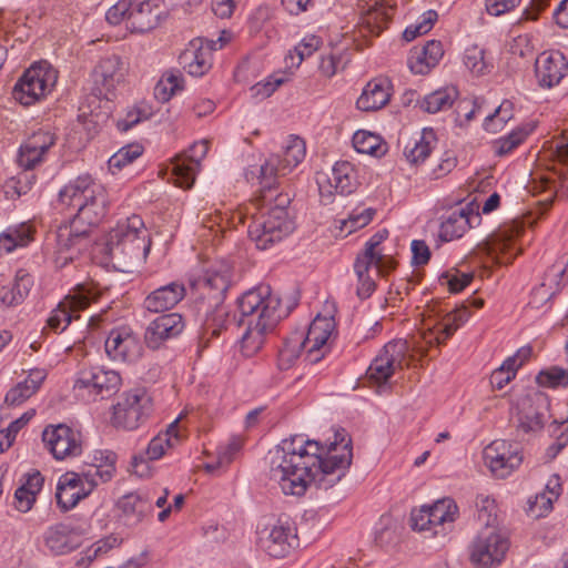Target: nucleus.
I'll use <instances>...</instances> for the list:
<instances>
[{"label":"nucleus","mask_w":568,"mask_h":568,"mask_svg":"<svg viewBox=\"0 0 568 568\" xmlns=\"http://www.w3.org/2000/svg\"><path fill=\"white\" fill-rule=\"evenodd\" d=\"M32 227L26 223L7 227L0 234V252L11 253L18 247L27 246L32 241Z\"/></svg>","instance_id":"36"},{"label":"nucleus","mask_w":568,"mask_h":568,"mask_svg":"<svg viewBox=\"0 0 568 568\" xmlns=\"http://www.w3.org/2000/svg\"><path fill=\"white\" fill-rule=\"evenodd\" d=\"M458 95V90L455 87H445L426 94L423 100L418 101V105L423 111L435 114L450 109Z\"/></svg>","instance_id":"34"},{"label":"nucleus","mask_w":568,"mask_h":568,"mask_svg":"<svg viewBox=\"0 0 568 568\" xmlns=\"http://www.w3.org/2000/svg\"><path fill=\"white\" fill-rule=\"evenodd\" d=\"M230 285L231 267L225 263L209 267L203 275L191 283L192 291L197 298L207 304V311L215 308L214 314L209 316L204 323L203 335L200 339L203 347H207L210 337H217L223 329H226L227 313L220 306Z\"/></svg>","instance_id":"5"},{"label":"nucleus","mask_w":568,"mask_h":568,"mask_svg":"<svg viewBox=\"0 0 568 568\" xmlns=\"http://www.w3.org/2000/svg\"><path fill=\"white\" fill-rule=\"evenodd\" d=\"M61 204L74 207L77 213L69 223L61 224L55 233L58 261L62 264L73 260V254L63 255L72 250L81 251L88 244L90 230L105 217L109 197L105 187L84 174L70 181L60 192Z\"/></svg>","instance_id":"3"},{"label":"nucleus","mask_w":568,"mask_h":568,"mask_svg":"<svg viewBox=\"0 0 568 568\" xmlns=\"http://www.w3.org/2000/svg\"><path fill=\"white\" fill-rule=\"evenodd\" d=\"M469 317V312L466 307L457 308L448 313L444 321L437 324L434 329L426 332L422 335L423 343L415 342L413 351L422 356L426 355V345H440L445 343L458 328V326L466 322Z\"/></svg>","instance_id":"25"},{"label":"nucleus","mask_w":568,"mask_h":568,"mask_svg":"<svg viewBox=\"0 0 568 568\" xmlns=\"http://www.w3.org/2000/svg\"><path fill=\"white\" fill-rule=\"evenodd\" d=\"M536 381L542 387L568 386V372L558 366H552L539 372Z\"/></svg>","instance_id":"51"},{"label":"nucleus","mask_w":568,"mask_h":568,"mask_svg":"<svg viewBox=\"0 0 568 568\" xmlns=\"http://www.w3.org/2000/svg\"><path fill=\"white\" fill-rule=\"evenodd\" d=\"M183 89V78L180 73L169 72L158 82L154 95L160 102H166L173 94Z\"/></svg>","instance_id":"44"},{"label":"nucleus","mask_w":568,"mask_h":568,"mask_svg":"<svg viewBox=\"0 0 568 568\" xmlns=\"http://www.w3.org/2000/svg\"><path fill=\"white\" fill-rule=\"evenodd\" d=\"M164 16L160 0H119L106 11L105 19L113 26L125 20L132 32L143 33L156 28Z\"/></svg>","instance_id":"8"},{"label":"nucleus","mask_w":568,"mask_h":568,"mask_svg":"<svg viewBox=\"0 0 568 568\" xmlns=\"http://www.w3.org/2000/svg\"><path fill=\"white\" fill-rule=\"evenodd\" d=\"M285 81L286 79L283 73H274L251 87L250 91L252 97L263 100L271 97Z\"/></svg>","instance_id":"52"},{"label":"nucleus","mask_w":568,"mask_h":568,"mask_svg":"<svg viewBox=\"0 0 568 568\" xmlns=\"http://www.w3.org/2000/svg\"><path fill=\"white\" fill-rule=\"evenodd\" d=\"M178 422L179 419H175L169 425L164 434H159L151 439L145 450V455L149 460H156L161 458L164 455L165 449L174 445L172 438L178 442Z\"/></svg>","instance_id":"40"},{"label":"nucleus","mask_w":568,"mask_h":568,"mask_svg":"<svg viewBox=\"0 0 568 568\" xmlns=\"http://www.w3.org/2000/svg\"><path fill=\"white\" fill-rule=\"evenodd\" d=\"M58 80V72L42 61L24 71L16 83L12 95L22 105H31L50 93Z\"/></svg>","instance_id":"10"},{"label":"nucleus","mask_w":568,"mask_h":568,"mask_svg":"<svg viewBox=\"0 0 568 568\" xmlns=\"http://www.w3.org/2000/svg\"><path fill=\"white\" fill-rule=\"evenodd\" d=\"M440 220L439 239L448 242L460 239L471 227V221L479 220V215L473 214L470 210L459 209L443 215Z\"/></svg>","instance_id":"30"},{"label":"nucleus","mask_w":568,"mask_h":568,"mask_svg":"<svg viewBox=\"0 0 568 568\" xmlns=\"http://www.w3.org/2000/svg\"><path fill=\"white\" fill-rule=\"evenodd\" d=\"M33 286V277L26 270H18L10 287L0 291L1 302L8 306L18 305L28 296Z\"/></svg>","instance_id":"35"},{"label":"nucleus","mask_w":568,"mask_h":568,"mask_svg":"<svg viewBox=\"0 0 568 568\" xmlns=\"http://www.w3.org/2000/svg\"><path fill=\"white\" fill-rule=\"evenodd\" d=\"M185 296L182 283L172 282L152 291L143 302V307L151 313H161L173 308Z\"/></svg>","instance_id":"27"},{"label":"nucleus","mask_w":568,"mask_h":568,"mask_svg":"<svg viewBox=\"0 0 568 568\" xmlns=\"http://www.w3.org/2000/svg\"><path fill=\"white\" fill-rule=\"evenodd\" d=\"M549 418V398L545 393L532 392L521 399L518 427L525 433L541 429Z\"/></svg>","instance_id":"20"},{"label":"nucleus","mask_w":568,"mask_h":568,"mask_svg":"<svg viewBox=\"0 0 568 568\" xmlns=\"http://www.w3.org/2000/svg\"><path fill=\"white\" fill-rule=\"evenodd\" d=\"M509 549L508 538L496 528H484L470 546V560L478 568L499 565Z\"/></svg>","instance_id":"12"},{"label":"nucleus","mask_w":568,"mask_h":568,"mask_svg":"<svg viewBox=\"0 0 568 568\" xmlns=\"http://www.w3.org/2000/svg\"><path fill=\"white\" fill-rule=\"evenodd\" d=\"M143 152L140 144H129L120 149L115 154L109 159V169L114 173L115 170H121L125 165L132 163Z\"/></svg>","instance_id":"48"},{"label":"nucleus","mask_w":568,"mask_h":568,"mask_svg":"<svg viewBox=\"0 0 568 568\" xmlns=\"http://www.w3.org/2000/svg\"><path fill=\"white\" fill-rule=\"evenodd\" d=\"M100 293L93 285L81 284L70 292L48 318V326L54 332H63L72 320L79 318L78 312L87 308L99 298Z\"/></svg>","instance_id":"13"},{"label":"nucleus","mask_w":568,"mask_h":568,"mask_svg":"<svg viewBox=\"0 0 568 568\" xmlns=\"http://www.w3.org/2000/svg\"><path fill=\"white\" fill-rule=\"evenodd\" d=\"M457 165V159L453 151H446L443 154L437 166L433 170L435 179H439L452 172Z\"/></svg>","instance_id":"60"},{"label":"nucleus","mask_w":568,"mask_h":568,"mask_svg":"<svg viewBox=\"0 0 568 568\" xmlns=\"http://www.w3.org/2000/svg\"><path fill=\"white\" fill-rule=\"evenodd\" d=\"M34 393L36 392L23 381L7 393L4 402L9 406H19Z\"/></svg>","instance_id":"56"},{"label":"nucleus","mask_w":568,"mask_h":568,"mask_svg":"<svg viewBox=\"0 0 568 568\" xmlns=\"http://www.w3.org/2000/svg\"><path fill=\"white\" fill-rule=\"evenodd\" d=\"M183 329L184 322L180 314H164L149 324L144 333V341L149 348L158 349L168 339L179 336Z\"/></svg>","instance_id":"24"},{"label":"nucleus","mask_w":568,"mask_h":568,"mask_svg":"<svg viewBox=\"0 0 568 568\" xmlns=\"http://www.w3.org/2000/svg\"><path fill=\"white\" fill-rule=\"evenodd\" d=\"M353 460L352 439L345 429L334 433V440L322 445L294 435L283 439L266 456L270 479L285 495L303 496L311 484L328 489L345 475Z\"/></svg>","instance_id":"1"},{"label":"nucleus","mask_w":568,"mask_h":568,"mask_svg":"<svg viewBox=\"0 0 568 568\" xmlns=\"http://www.w3.org/2000/svg\"><path fill=\"white\" fill-rule=\"evenodd\" d=\"M329 187H334L336 193L348 195L353 193L357 185V174L352 163L347 161L336 162L332 173L326 178Z\"/></svg>","instance_id":"32"},{"label":"nucleus","mask_w":568,"mask_h":568,"mask_svg":"<svg viewBox=\"0 0 568 568\" xmlns=\"http://www.w3.org/2000/svg\"><path fill=\"white\" fill-rule=\"evenodd\" d=\"M258 545L270 557H286L300 545L295 524L288 517H280L258 531Z\"/></svg>","instance_id":"11"},{"label":"nucleus","mask_w":568,"mask_h":568,"mask_svg":"<svg viewBox=\"0 0 568 568\" xmlns=\"http://www.w3.org/2000/svg\"><path fill=\"white\" fill-rule=\"evenodd\" d=\"M444 54L443 45L440 41L432 40L428 41L422 49H420V57H426L428 60V65L435 67L440 58Z\"/></svg>","instance_id":"58"},{"label":"nucleus","mask_w":568,"mask_h":568,"mask_svg":"<svg viewBox=\"0 0 568 568\" xmlns=\"http://www.w3.org/2000/svg\"><path fill=\"white\" fill-rule=\"evenodd\" d=\"M351 61V54L347 49L332 51L328 55L322 58L320 71L323 75L332 78L339 70H344Z\"/></svg>","instance_id":"43"},{"label":"nucleus","mask_w":568,"mask_h":568,"mask_svg":"<svg viewBox=\"0 0 568 568\" xmlns=\"http://www.w3.org/2000/svg\"><path fill=\"white\" fill-rule=\"evenodd\" d=\"M106 355L112 361L133 363L142 355V346L129 327L113 328L104 343Z\"/></svg>","instance_id":"19"},{"label":"nucleus","mask_w":568,"mask_h":568,"mask_svg":"<svg viewBox=\"0 0 568 568\" xmlns=\"http://www.w3.org/2000/svg\"><path fill=\"white\" fill-rule=\"evenodd\" d=\"M523 231L519 226H510L499 230L488 245V254L498 264H509L518 254L519 248L515 245V239Z\"/></svg>","instance_id":"28"},{"label":"nucleus","mask_w":568,"mask_h":568,"mask_svg":"<svg viewBox=\"0 0 568 568\" xmlns=\"http://www.w3.org/2000/svg\"><path fill=\"white\" fill-rule=\"evenodd\" d=\"M151 247V241L139 215H132L111 230L106 241V253L114 266L122 272L143 262Z\"/></svg>","instance_id":"6"},{"label":"nucleus","mask_w":568,"mask_h":568,"mask_svg":"<svg viewBox=\"0 0 568 568\" xmlns=\"http://www.w3.org/2000/svg\"><path fill=\"white\" fill-rule=\"evenodd\" d=\"M122 517L128 525H138L152 514L153 504L148 494L135 491L122 496L118 501Z\"/></svg>","instance_id":"29"},{"label":"nucleus","mask_w":568,"mask_h":568,"mask_svg":"<svg viewBox=\"0 0 568 568\" xmlns=\"http://www.w3.org/2000/svg\"><path fill=\"white\" fill-rule=\"evenodd\" d=\"M180 63L189 74L201 77L211 68V51L209 48H197L191 43V47L180 55Z\"/></svg>","instance_id":"33"},{"label":"nucleus","mask_w":568,"mask_h":568,"mask_svg":"<svg viewBox=\"0 0 568 568\" xmlns=\"http://www.w3.org/2000/svg\"><path fill=\"white\" fill-rule=\"evenodd\" d=\"M375 210L364 209L361 212H353L347 220L342 223V230H346L347 233H352L358 229L366 226L373 219Z\"/></svg>","instance_id":"55"},{"label":"nucleus","mask_w":568,"mask_h":568,"mask_svg":"<svg viewBox=\"0 0 568 568\" xmlns=\"http://www.w3.org/2000/svg\"><path fill=\"white\" fill-rule=\"evenodd\" d=\"M42 440L58 460L74 457L82 453L80 432L65 424L47 426L42 433Z\"/></svg>","instance_id":"16"},{"label":"nucleus","mask_w":568,"mask_h":568,"mask_svg":"<svg viewBox=\"0 0 568 568\" xmlns=\"http://www.w3.org/2000/svg\"><path fill=\"white\" fill-rule=\"evenodd\" d=\"M55 143V138L48 131L33 133L21 146L18 163L29 171L36 168L43 159L47 151Z\"/></svg>","instance_id":"26"},{"label":"nucleus","mask_w":568,"mask_h":568,"mask_svg":"<svg viewBox=\"0 0 568 568\" xmlns=\"http://www.w3.org/2000/svg\"><path fill=\"white\" fill-rule=\"evenodd\" d=\"M126 71V64L119 55L102 58L92 72L95 94L109 100V94L124 81Z\"/></svg>","instance_id":"18"},{"label":"nucleus","mask_w":568,"mask_h":568,"mask_svg":"<svg viewBox=\"0 0 568 568\" xmlns=\"http://www.w3.org/2000/svg\"><path fill=\"white\" fill-rule=\"evenodd\" d=\"M58 486H62L65 488L80 490L88 489V485L82 476V470L80 473H67L60 477Z\"/></svg>","instance_id":"62"},{"label":"nucleus","mask_w":568,"mask_h":568,"mask_svg":"<svg viewBox=\"0 0 568 568\" xmlns=\"http://www.w3.org/2000/svg\"><path fill=\"white\" fill-rule=\"evenodd\" d=\"M428 518L432 519L433 528L444 527L452 524L458 516V507L450 498L437 500L433 506H427ZM445 530V528H443Z\"/></svg>","instance_id":"38"},{"label":"nucleus","mask_w":568,"mask_h":568,"mask_svg":"<svg viewBox=\"0 0 568 568\" xmlns=\"http://www.w3.org/2000/svg\"><path fill=\"white\" fill-rule=\"evenodd\" d=\"M296 305L282 306L281 298L272 293L268 285H260L245 292L239 300L241 314L239 325L245 326L241 338V351L244 356L251 357L263 346L268 334L273 333L277 324L288 316Z\"/></svg>","instance_id":"4"},{"label":"nucleus","mask_w":568,"mask_h":568,"mask_svg":"<svg viewBox=\"0 0 568 568\" xmlns=\"http://www.w3.org/2000/svg\"><path fill=\"white\" fill-rule=\"evenodd\" d=\"M514 105L505 100L491 114H488L484 121V129L487 132L497 133L513 118Z\"/></svg>","instance_id":"46"},{"label":"nucleus","mask_w":568,"mask_h":568,"mask_svg":"<svg viewBox=\"0 0 568 568\" xmlns=\"http://www.w3.org/2000/svg\"><path fill=\"white\" fill-rule=\"evenodd\" d=\"M412 527L415 530L424 531L433 529L432 519L428 518L427 506H423L419 510L412 513Z\"/></svg>","instance_id":"63"},{"label":"nucleus","mask_w":568,"mask_h":568,"mask_svg":"<svg viewBox=\"0 0 568 568\" xmlns=\"http://www.w3.org/2000/svg\"><path fill=\"white\" fill-rule=\"evenodd\" d=\"M413 264L416 266L425 265L430 258L429 247L424 241L414 240L412 242Z\"/></svg>","instance_id":"61"},{"label":"nucleus","mask_w":568,"mask_h":568,"mask_svg":"<svg viewBox=\"0 0 568 568\" xmlns=\"http://www.w3.org/2000/svg\"><path fill=\"white\" fill-rule=\"evenodd\" d=\"M485 466L495 478H507L523 463L518 444L505 439H496L483 450Z\"/></svg>","instance_id":"15"},{"label":"nucleus","mask_w":568,"mask_h":568,"mask_svg":"<svg viewBox=\"0 0 568 568\" xmlns=\"http://www.w3.org/2000/svg\"><path fill=\"white\" fill-rule=\"evenodd\" d=\"M305 156V142L292 138L282 154H272L258 169V175L253 171L246 173V179L258 180L260 196L255 200L258 214H253L247 233L255 242L256 247L266 250L276 242L282 241L294 230V222L290 217L288 206L291 197L287 193L277 192L275 180L292 172Z\"/></svg>","instance_id":"2"},{"label":"nucleus","mask_w":568,"mask_h":568,"mask_svg":"<svg viewBox=\"0 0 568 568\" xmlns=\"http://www.w3.org/2000/svg\"><path fill=\"white\" fill-rule=\"evenodd\" d=\"M436 135L433 129H424L418 141L413 146L406 145L404 155L410 164L423 163L430 154L436 144Z\"/></svg>","instance_id":"37"},{"label":"nucleus","mask_w":568,"mask_h":568,"mask_svg":"<svg viewBox=\"0 0 568 568\" xmlns=\"http://www.w3.org/2000/svg\"><path fill=\"white\" fill-rule=\"evenodd\" d=\"M535 73L539 87L554 88L567 75L568 61L560 51H545L536 59Z\"/></svg>","instance_id":"21"},{"label":"nucleus","mask_w":568,"mask_h":568,"mask_svg":"<svg viewBox=\"0 0 568 568\" xmlns=\"http://www.w3.org/2000/svg\"><path fill=\"white\" fill-rule=\"evenodd\" d=\"M305 348V336L296 332L287 337L283 347L278 352V367L288 369L300 357L302 349Z\"/></svg>","instance_id":"39"},{"label":"nucleus","mask_w":568,"mask_h":568,"mask_svg":"<svg viewBox=\"0 0 568 568\" xmlns=\"http://www.w3.org/2000/svg\"><path fill=\"white\" fill-rule=\"evenodd\" d=\"M335 328L333 317L317 315L311 323L305 336V361L318 363L325 355L326 343Z\"/></svg>","instance_id":"23"},{"label":"nucleus","mask_w":568,"mask_h":568,"mask_svg":"<svg viewBox=\"0 0 568 568\" xmlns=\"http://www.w3.org/2000/svg\"><path fill=\"white\" fill-rule=\"evenodd\" d=\"M69 528L65 525H58L51 528L45 536L47 546L55 554L69 552L72 546L69 542Z\"/></svg>","instance_id":"47"},{"label":"nucleus","mask_w":568,"mask_h":568,"mask_svg":"<svg viewBox=\"0 0 568 568\" xmlns=\"http://www.w3.org/2000/svg\"><path fill=\"white\" fill-rule=\"evenodd\" d=\"M464 63L475 75H483L493 68L491 63L486 59L485 50L477 45L466 49Z\"/></svg>","instance_id":"45"},{"label":"nucleus","mask_w":568,"mask_h":568,"mask_svg":"<svg viewBox=\"0 0 568 568\" xmlns=\"http://www.w3.org/2000/svg\"><path fill=\"white\" fill-rule=\"evenodd\" d=\"M353 145L358 153L382 156L385 154L387 146L379 135L368 131H357L353 136Z\"/></svg>","instance_id":"41"},{"label":"nucleus","mask_w":568,"mask_h":568,"mask_svg":"<svg viewBox=\"0 0 568 568\" xmlns=\"http://www.w3.org/2000/svg\"><path fill=\"white\" fill-rule=\"evenodd\" d=\"M207 150L206 141L195 142L185 153L173 160L172 174L178 186L190 189L193 185L200 162Z\"/></svg>","instance_id":"22"},{"label":"nucleus","mask_w":568,"mask_h":568,"mask_svg":"<svg viewBox=\"0 0 568 568\" xmlns=\"http://www.w3.org/2000/svg\"><path fill=\"white\" fill-rule=\"evenodd\" d=\"M151 406V397L144 389H132L113 407L112 423L115 427L133 430L149 416Z\"/></svg>","instance_id":"14"},{"label":"nucleus","mask_w":568,"mask_h":568,"mask_svg":"<svg viewBox=\"0 0 568 568\" xmlns=\"http://www.w3.org/2000/svg\"><path fill=\"white\" fill-rule=\"evenodd\" d=\"M389 20L390 14L388 9L383 6L372 8L364 17V23L366 24L368 31L376 36H378L386 28Z\"/></svg>","instance_id":"50"},{"label":"nucleus","mask_w":568,"mask_h":568,"mask_svg":"<svg viewBox=\"0 0 568 568\" xmlns=\"http://www.w3.org/2000/svg\"><path fill=\"white\" fill-rule=\"evenodd\" d=\"M412 357L406 339L387 343L367 368V381L381 393L388 387L389 381L397 369H402L404 364L409 365Z\"/></svg>","instance_id":"9"},{"label":"nucleus","mask_w":568,"mask_h":568,"mask_svg":"<svg viewBox=\"0 0 568 568\" xmlns=\"http://www.w3.org/2000/svg\"><path fill=\"white\" fill-rule=\"evenodd\" d=\"M387 230H381L376 232L366 243L364 251L357 255V260L366 261L373 263L374 260L381 262L382 253L384 248L381 246L382 243L388 237Z\"/></svg>","instance_id":"49"},{"label":"nucleus","mask_w":568,"mask_h":568,"mask_svg":"<svg viewBox=\"0 0 568 568\" xmlns=\"http://www.w3.org/2000/svg\"><path fill=\"white\" fill-rule=\"evenodd\" d=\"M520 0H486L487 12L498 17L514 10Z\"/></svg>","instance_id":"59"},{"label":"nucleus","mask_w":568,"mask_h":568,"mask_svg":"<svg viewBox=\"0 0 568 568\" xmlns=\"http://www.w3.org/2000/svg\"><path fill=\"white\" fill-rule=\"evenodd\" d=\"M528 135L527 131L521 129L513 131L509 135L497 140L494 144L497 155L503 156L510 153Z\"/></svg>","instance_id":"54"},{"label":"nucleus","mask_w":568,"mask_h":568,"mask_svg":"<svg viewBox=\"0 0 568 568\" xmlns=\"http://www.w3.org/2000/svg\"><path fill=\"white\" fill-rule=\"evenodd\" d=\"M36 501V497L32 496L26 488H18L14 493V507L21 511H29Z\"/></svg>","instance_id":"64"},{"label":"nucleus","mask_w":568,"mask_h":568,"mask_svg":"<svg viewBox=\"0 0 568 568\" xmlns=\"http://www.w3.org/2000/svg\"><path fill=\"white\" fill-rule=\"evenodd\" d=\"M389 99V82L387 79L379 78L365 85L356 104L362 111H376L385 106Z\"/></svg>","instance_id":"31"},{"label":"nucleus","mask_w":568,"mask_h":568,"mask_svg":"<svg viewBox=\"0 0 568 568\" xmlns=\"http://www.w3.org/2000/svg\"><path fill=\"white\" fill-rule=\"evenodd\" d=\"M373 263L357 260L354 263V271L358 278V286L356 294L359 298H368L376 288L374 278L369 275V270Z\"/></svg>","instance_id":"42"},{"label":"nucleus","mask_w":568,"mask_h":568,"mask_svg":"<svg viewBox=\"0 0 568 568\" xmlns=\"http://www.w3.org/2000/svg\"><path fill=\"white\" fill-rule=\"evenodd\" d=\"M116 455L113 452H97L91 463H85L82 467V476L88 485V489L74 490L62 486H57L55 498L59 507L68 511L75 507L78 503L89 496V494L100 484L110 481L115 473Z\"/></svg>","instance_id":"7"},{"label":"nucleus","mask_w":568,"mask_h":568,"mask_svg":"<svg viewBox=\"0 0 568 568\" xmlns=\"http://www.w3.org/2000/svg\"><path fill=\"white\" fill-rule=\"evenodd\" d=\"M120 385L121 377L118 372L90 367L79 372L74 389H88L90 395L104 399L115 394Z\"/></svg>","instance_id":"17"},{"label":"nucleus","mask_w":568,"mask_h":568,"mask_svg":"<svg viewBox=\"0 0 568 568\" xmlns=\"http://www.w3.org/2000/svg\"><path fill=\"white\" fill-rule=\"evenodd\" d=\"M322 44V40L316 36H311L305 39L295 48V52L298 55L297 64H301L302 61L312 55Z\"/></svg>","instance_id":"57"},{"label":"nucleus","mask_w":568,"mask_h":568,"mask_svg":"<svg viewBox=\"0 0 568 568\" xmlns=\"http://www.w3.org/2000/svg\"><path fill=\"white\" fill-rule=\"evenodd\" d=\"M478 520L485 525V528H494L496 521L495 500L489 496L479 495L476 498Z\"/></svg>","instance_id":"53"}]
</instances>
